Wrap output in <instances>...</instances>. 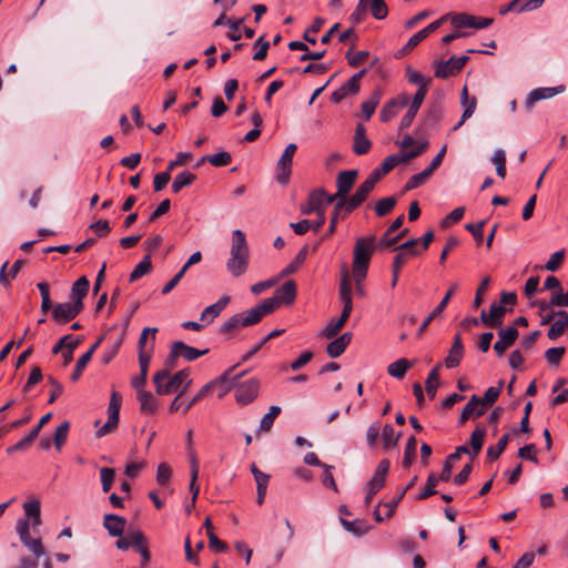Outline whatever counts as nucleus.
Segmentation results:
<instances>
[{
    "instance_id": "nucleus-1",
    "label": "nucleus",
    "mask_w": 568,
    "mask_h": 568,
    "mask_svg": "<svg viewBox=\"0 0 568 568\" xmlns=\"http://www.w3.org/2000/svg\"><path fill=\"white\" fill-rule=\"evenodd\" d=\"M26 518L17 521L16 530L23 544L37 558L45 554L43 544L40 538H31L30 525L38 527L41 525V507L39 500H30L23 504Z\"/></svg>"
},
{
    "instance_id": "nucleus-2",
    "label": "nucleus",
    "mask_w": 568,
    "mask_h": 568,
    "mask_svg": "<svg viewBox=\"0 0 568 568\" xmlns=\"http://www.w3.org/2000/svg\"><path fill=\"white\" fill-rule=\"evenodd\" d=\"M338 295L343 304V311L338 320L331 321L324 328L323 334L326 338H333L339 333L353 311L351 274L346 266H343L341 271Z\"/></svg>"
},
{
    "instance_id": "nucleus-3",
    "label": "nucleus",
    "mask_w": 568,
    "mask_h": 568,
    "mask_svg": "<svg viewBox=\"0 0 568 568\" xmlns=\"http://www.w3.org/2000/svg\"><path fill=\"white\" fill-rule=\"evenodd\" d=\"M250 263V248L245 234L241 230H234L232 233V243L230 257L226 261V270L234 277L243 275Z\"/></svg>"
},
{
    "instance_id": "nucleus-4",
    "label": "nucleus",
    "mask_w": 568,
    "mask_h": 568,
    "mask_svg": "<svg viewBox=\"0 0 568 568\" xmlns=\"http://www.w3.org/2000/svg\"><path fill=\"white\" fill-rule=\"evenodd\" d=\"M273 303L271 301H263L257 306L242 313L231 316L220 327L221 334H229L240 327H246L257 324L264 316L272 313Z\"/></svg>"
},
{
    "instance_id": "nucleus-5",
    "label": "nucleus",
    "mask_w": 568,
    "mask_h": 568,
    "mask_svg": "<svg viewBox=\"0 0 568 568\" xmlns=\"http://www.w3.org/2000/svg\"><path fill=\"white\" fill-rule=\"evenodd\" d=\"M153 383L158 395H166L178 390L184 393L192 379L187 369H181L171 377L168 369H161L153 375Z\"/></svg>"
},
{
    "instance_id": "nucleus-6",
    "label": "nucleus",
    "mask_w": 568,
    "mask_h": 568,
    "mask_svg": "<svg viewBox=\"0 0 568 568\" xmlns=\"http://www.w3.org/2000/svg\"><path fill=\"white\" fill-rule=\"evenodd\" d=\"M376 237L374 235L358 237L354 245V258L352 265L353 275L365 278L369 262L375 248Z\"/></svg>"
},
{
    "instance_id": "nucleus-7",
    "label": "nucleus",
    "mask_w": 568,
    "mask_h": 568,
    "mask_svg": "<svg viewBox=\"0 0 568 568\" xmlns=\"http://www.w3.org/2000/svg\"><path fill=\"white\" fill-rule=\"evenodd\" d=\"M357 176V170H345L337 173L336 192L333 193L335 200H337L336 212H352L351 207H348V201L352 199L349 192L354 187Z\"/></svg>"
},
{
    "instance_id": "nucleus-8",
    "label": "nucleus",
    "mask_w": 568,
    "mask_h": 568,
    "mask_svg": "<svg viewBox=\"0 0 568 568\" xmlns=\"http://www.w3.org/2000/svg\"><path fill=\"white\" fill-rule=\"evenodd\" d=\"M122 396L118 392H112L108 406V420L97 430V437H103L118 428Z\"/></svg>"
},
{
    "instance_id": "nucleus-9",
    "label": "nucleus",
    "mask_w": 568,
    "mask_h": 568,
    "mask_svg": "<svg viewBox=\"0 0 568 568\" xmlns=\"http://www.w3.org/2000/svg\"><path fill=\"white\" fill-rule=\"evenodd\" d=\"M331 204L334 206L337 205V200H335L334 195L326 192L324 189H315L313 190L307 200V207L302 210V213H321L325 211ZM336 212V207H334Z\"/></svg>"
},
{
    "instance_id": "nucleus-10",
    "label": "nucleus",
    "mask_w": 568,
    "mask_h": 568,
    "mask_svg": "<svg viewBox=\"0 0 568 568\" xmlns=\"http://www.w3.org/2000/svg\"><path fill=\"white\" fill-rule=\"evenodd\" d=\"M84 308L83 302H65L52 305V318L58 324H67Z\"/></svg>"
},
{
    "instance_id": "nucleus-11",
    "label": "nucleus",
    "mask_w": 568,
    "mask_h": 568,
    "mask_svg": "<svg viewBox=\"0 0 568 568\" xmlns=\"http://www.w3.org/2000/svg\"><path fill=\"white\" fill-rule=\"evenodd\" d=\"M469 58L467 55H463L459 58L452 57L446 61H437L435 62L434 65L435 77L439 79H447L449 77H454L463 70Z\"/></svg>"
},
{
    "instance_id": "nucleus-12",
    "label": "nucleus",
    "mask_w": 568,
    "mask_h": 568,
    "mask_svg": "<svg viewBox=\"0 0 568 568\" xmlns=\"http://www.w3.org/2000/svg\"><path fill=\"white\" fill-rule=\"evenodd\" d=\"M261 383L257 378H251L235 384V399L240 405H247L255 400L260 394Z\"/></svg>"
},
{
    "instance_id": "nucleus-13",
    "label": "nucleus",
    "mask_w": 568,
    "mask_h": 568,
    "mask_svg": "<svg viewBox=\"0 0 568 568\" xmlns=\"http://www.w3.org/2000/svg\"><path fill=\"white\" fill-rule=\"evenodd\" d=\"M296 150L297 145L295 143H290L277 162L275 179L281 184H286L288 182L292 172L291 168L293 156Z\"/></svg>"
},
{
    "instance_id": "nucleus-14",
    "label": "nucleus",
    "mask_w": 568,
    "mask_h": 568,
    "mask_svg": "<svg viewBox=\"0 0 568 568\" xmlns=\"http://www.w3.org/2000/svg\"><path fill=\"white\" fill-rule=\"evenodd\" d=\"M404 223L403 215L398 217L389 225L386 232L383 234L378 245L381 247H390L397 244L408 233L407 229H402Z\"/></svg>"
},
{
    "instance_id": "nucleus-15",
    "label": "nucleus",
    "mask_w": 568,
    "mask_h": 568,
    "mask_svg": "<svg viewBox=\"0 0 568 568\" xmlns=\"http://www.w3.org/2000/svg\"><path fill=\"white\" fill-rule=\"evenodd\" d=\"M366 70L363 69L354 74L345 84L332 93V101L334 103L341 102L348 95L356 94L359 91V81L365 75Z\"/></svg>"
},
{
    "instance_id": "nucleus-16",
    "label": "nucleus",
    "mask_w": 568,
    "mask_h": 568,
    "mask_svg": "<svg viewBox=\"0 0 568 568\" xmlns=\"http://www.w3.org/2000/svg\"><path fill=\"white\" fill-rule=\"evenodd\" d=\"M237 367L234 365L225 371L219 378L211 381L209 384H213V388H217V395L222 398L226 395L232 388H235L236 381H239L244 373L231 376L232 372Z\"/></svg>"
},
{
    "instance_id": "nucleus-17",
    "label": "nucleus",
    "mask_w": 568,
    "mask_h": 568,
    "mask_svg": "<svg viewBox=\"0 0 568 568\" xmlns=\"http://www.w3.org/2000/svg\"><path fill=\"white\" fill-rule=\"evenodd\" d=\"M296 297V285L294 281L285 282L275 293L273 297L265 301H271L273 304L272 313L282 304H292Z\"/></svg>"
},
{
    "instance_id": "nucleus-18",
    "label": "nucleus",
    "mask_w": 568,
    "mask_h": 568,
    "mask_svg": "<svg viewBox=\"0 0 568 568\" xmlns=\"http://www.w3.org/2000/svg\"><path fill=\"white\" fill-rule=\"evenodd\" d=\"M507 312L506 306H503L500 303H494L490 306L489 313L481 311L480 321L486 326L496 328L503 324V318Z\"/></svg>"
},
{
    "instance_id": "nucleus-19",
    "label": "nucleus",
    "mask_w": 568,
    "mask_h": 568,
    "mask_svg": "<svg viewBox=\"0 0 568 568\" xmlns=\"http://www.w3.org/2000/svg\"><path fill=\"white\" fill-rule=\"evenodd\" d=\"M457 288V284H453L450 286V288L447 291V293L445 294V296L443 297V300L440 301V303L425 317V320L423 321V323L420 324L418 331H417V334L420 336L423 335V333L427 329V327L429 326V324L437 317L439 316L443 311L447 307L453 294L455 293Z\"/></svg>"
},
{
    "instance_id": "nucleus-20",
    "label": "nucleus",
    "mask_w": 568,
    "mask_h": 568,
    "mask_svg": "<svg viewBox=\"0 0 568 568\" xmlns=\"http://www.w3.org/2000/svg\"><path fill=\"white\" fill-rule=\"evenodd\" d=\"M498 337L499 339L494 344V349L498 355H503L516 342L518 331L516 326H508L499 331Z\"/></svg>"
},
{
    "instance_id": "nucleus-21",
    "label": "nucleus",
    "mask_w": 568,
    "mask_h": 568,
    "mask_svg": "<svg viewBox=\"0 0 568 568\" xmlns=\"http://www.w3.org/2000/svg\"><path fill=\"white\" fill-rule=\"evenodd\" d=\"M230 300V296L223 295L216 303L206 306L200 315V321L203 322L205 325L211 324L227 306Z\"/></svg>"
},
{
    "instance_id": "nucleus-22",
    "label": "nucleus",
    "mask_w": 568,
    "mask_h": 568,
    "mask_svg": "<svg viewBox=\"0 0 568 568\" xmlns=\"http://www.w3.org/2000/svg\"><path fill=\"white\" fill-rule=\"evenodd\" d=\"M389 466L390 463L388 459L379 462L372 479L367 484V486L372 488V493H378L384 487Z\"/></svg>"
},
{
    "instance_id": "nucleus-23",
    "label": "nucleus",
    "mask_w": 568,
    "mask_h": 568,
    "mask_svg": "<svg viewBox=\"0 0 568 568\" xmlns=\"http://www.w3.org/2000/svg\"><path fill=\"white\" fill-rule=\"evenodd\" d=\"M126 520L114 514H106L103 518V527L111 537H121L124 532Z\"/></svg>"
},
{
    "instance_id": "nucleus-24",
    "label": "nucleus",
    "mask_w": 568,
    "mask_h": 568,
    "mask_svg": "<svg viewBox=\"0 0 568 568\" xmlns=\"http://www.w3.org/2000/svg\"><path fill=\"white\" fill-rule=\"evenodd\" d=\"M173 352L174 355H179L180 357H183L187 362H193L197 359L199 357L205 355L209 353V348L205 349H196L192 346L186 345L185 343L181 341L173 342Z\"/></svg>"
},
{
    "instance_id": "nucleus-25",
    "label": "nucleus",
    "mask_w": 568,
    "mask_h": 568,
    "mask_svg": "<svg viewBox=\"0 0 568 568\" xmlns=\"http://www.w3.org/2000/svg\"><path fill=\"white\" fill-rule=\"evenodd\" d=\"M374 187L375 185L368 180H365L358 185L355 193L352 195V199L348 201V207H351L352 212L362 206Z\"/></svg>"
},
{
    "instance_id": "nucleus-26",
    "label": "nucleus",
    "mask_w": 568,
    "mask_h": 568,
    "mask_svg": "<svg viewBox=\"0 0 568 568\" xmlns=\"http://www.w3.org/2000/svg\"><path fill=\"white\" fill-rule=\"evenodd\" d=\"M535 306H538L540 311H548L555 306L568 307V294L560 288L559 291L551 292L549 302L535 300Z\"/></svg>"
},
{
    "instance_id": "nucleus-27",
    "label": "nucleus",
    "mask_w": 568,
    "mask_h": 568,
    "mask_svg": "<svg viewBox=\"0 0 568 568\" xmlns=\"http://www.w3.org/2000/svg\"><path fill=\"white\" fill-rule=\"evenodd\" d=\"M146 541V537L142 530L135 529L128 531L125 537L116 540L115 546L120 550H128L130 547L136 548L141 542Z\"/></svg>"
},
{
    "instance_id": "nucleus-28",
    "label": "nucleus",
    "mask_w": 568,
    "mask_h": 568,
    "mask_svg": "<svg viewBox=\"0 0 568 568\" xmlns=\"http://www.w3.org/2000/svg\"><path fill=\"white\" fill-rule=\"evenodd\" d=\"M464 356V345L462 342L460 334H456L454 336L453 345L448 352V355L445 359V364L447 368H454L459 365L462 358Z\"/></svg>"
},
{
    "instance_id": "nucleus-29",
    "label": "nucleus",
    "mask_w": 568,
    "mask_h": 568,
    "mask_svg": "<svg viewBox=\"0 0 568 568\" xmlns=\"http://www.w3.org/2000/svg\"><path fill=\"white\" fill-rule=\"evenodd\" d=\"M352 341V333H344L339 337L335 338L334 341L329 342L326 346V352L329 357L337 358L339 357L347 346L349 345Z\"/></svg>"
},
{
    "instance_id": "nucleus-30",
    "label": "nucleus",
    "mask_w": 568,
    "mask_h": 568,
    "mask_svg": "<svg viewBox=\"0 0 568 568\" xmlns=\"http://www.w3.org/2000/svg\"><path fill=\"white\" fill-rule=\"evenodd\" d=\"M486 410V407L481 405L480 398L476 395H473L469 402L466 404L464 409L462 410L459 423L464 424L466 420L470 418V416H481Z\"/></svg>"
},
{
    "instance_id": "nucleus-31",
    "label": "nucleus",
    "mask_w": 568,
    "mask_h": 568,
    "mask_svg": "<svg viewBox=\"0 0 568 568\" xmlns=\"http://www.w3.org/2000/svg\"><path fill=\"white\" fill-rule=\"evenodd\" d=\"M446 18L447 21H450V23L457 29L473 28V26H475V17L466 12H448L446 13Z\"/></svg>"
},
{
    "instance_id": "nucleus-32",
    "label": "nucleus",
    "mask_w": 568,
    "mask_h": 568,
    "mask_svg": "<svg viewBox=\"0 0 568 568\" xmlns=\"http://www.w3.org/2000/svg\"><path fill=\"white\" fill-rule=\"evenodd\" d=\"M138 399L140 402V409L144 414H154L158 409V399L152 393L146 390H140L138 393Z\"/></svg>"
},
{
    "instance_id": "nucleus-33",
    "label": "nucleus",
    "mask_w": 568,
    "mask_h": 568,
    "mask_svg": "<svg viewBox=\"0 0 568 568\" xmlns=\"http://www.w3.org/2000/svg\"><path fill=\"white\" fill-rule=\"evenodd\" d=\"M90 288V282L85 276L79 277L72 285L71 300L72 302H83V298L88 295Z\"/></svg>"
},
{
    "instance_id": "nucleus-34",
    "label": "nucleus",
    "mask_w": 568,
    "mask_h": 568,
    "mask_svg": "<svg viewBox=\"0 0 568 568\" xmlns=\"http://www.w3.org/2000/svg\"><path fill=\"white\" fill-rule=\"evenodd\" d=\"M413 366V363L406 358H399L387 367V373L397 379L404 378L406 372Z\"/></svg>"
},
{
    "instance_id": "nucleus-35",
    "label": "nucleus",
    "mask_w": 568,
    "mask_h": 568,
    "mask_svg": "<svg viewBox=\"0 0 568 568\" xmlns=\"http://www.w3.org/2000/svg\"><path fill=\"white\" fill-rule=\"evenodd\" d=\"M366 9L377 20H383L388 14V8L385 0H366Z\"/></svg>"
},
{
    "instance_id": "nucleus-36",
    "label": "nucleus",
    "mask_w": 568,
    "mask_h": 568,
    "mask_svg": "<svg viewBox=\"0 0 568 568\" xmlns=\"http://www.w3.org/2000/svg\"><path fill=\"white\" fill-rule=\"evenodd\" d=\"M382 99L381 90H375L371 98L362 103V112L366 120H369L374 114L376 106Z\"/></svg>"
},
{
    "instance_id": "nucleus-37",
    "label": "nucleus",
    "mask_w": 568,
    "mask_h": 568,
    "mask_svg": "<svg viewBox=\"0 0 568 568\" xmlns=\"http://www.w3.org/2000/svg\"><path fill=\"white\" fill-rule=\"evenodd\" d=\"M281 412H282V409H281V407H280V406L272 405V406L270 407L268 413H266V414L262 417V419H261V422H260V427H258V429H260L261 432H265V433L270 432V430H271V428H272V426H273V424H274L275 418L281 414Z\"/></svg>"
},
{
    "instance_id": "nucleus-38",
    "label": "nucleus",
    "mask_w": 568,
    "mask_h": 568,
    "mask_svg": "<svg viewBox=\"0 0 568 568\" xmlns=\"http://www.w3.org/2000/svg\"><path fill=\"white\" fill-rule=\"evenodd\" d=\"M307 256V247H303L294 257V260L286 265L282 271V276H288L295 273L305 262Z\"/></svg>"
},
{
    "instance_id": "nucleus-39",
    "label": "nucleus",
    "mask_w": 568,
    "mask_h": 568,
    "mask_svg": "<svg viewBox=\"0 0 568 568\" xmlns=\"http://www.w3.org/2000/svg\"><path fill=\"white\" fill-rule=\"evenodd\" d=\"M485 434H486V432L484 428H476L471 433L470 439H469L471 449H469V450H470V456L473 458L476 457L480 453L483 444H484Z\"/></svg>"
},
{
    "instance_id": "nucleus-40",
    "label": "nucleus",
    "mask_w": 568,
    "mask_h": 568,
    "mask_svg": "<svg viewBox=\"0 0 568 568\" xmlns=\"http://www.w3.org/2000/svg\"><path fill=\"white\" fill-rule=\"evenodd\" d=\"M440 369V364H437L428 374L427 376V379H426V383H425V388H426V393L427 395L433 399L436 395V390H437V387H438V379H439V372Z\"/></svg>"
},
{
    "instance_id": "nucleus-41",
    "label": "nucleus",
    "mask_w": 568,
    "mask_h": 568,
    "mask_svg": "<svg viewBox=\"0 0 568 568\" xmlns=\"http://www.w3.org/2000/svg\"><path fill=\"white\" fill-rule=\"evenodd\" d=\"M416 450H417V440L415 436H410L407 439V443L405 445L404 449V457H403V466L405 468L410 467L414 459L416 458Z\"/></svg>"
},
{
    "instance_id": "nucleus-42",
    "label": "nucleus",
    "mask_w": 568,
    "mask_h": 568,
    "mask_svg": "<svg viewBox=\"0 0 568 568\" xmlns=\"http://www.w3.org/2000/svg\"><path fill=\"white\" fill-rule=\"evenodd\" d=\"M399 434H395L392 425L386 424L382 429V440L385 449L395 447L399 439Z\"/></svg>"
},
{
    "instance_id": "nucleus-43",
    "label": "nucleus",
    "mask_w": 568,
    "mask_h": 568,
    "mask_svg": "<svg viewBox=\"0 0 568 568\" xmlns=\"http://www.w3.org/2000/svg\"><path fill=\"white\" fill-rule=\"evenodd\" d=\"M69 429H70V423L67 420L57 427L52 440H53L54 447L58 452H60L62 446L65 444L68 434H69Z\"/></svg>"
},
{
    "instance_id": "nucleus-44",
    "label": "nucleus",
    "mask_w": 568,
    "mask_h": 568,
    "mask_svg": "<svg viewBox=\"0 0 568 568\" xmlns=\"http://www.w3.org/2000/svg\"><path fill=\"white\" fill-rule=\"evenodd\" d=\"M199 477V462L197 457L193 456L192 466H191V481H190V491L192 494V506H195V501L200 491V487L196 484Z\"/></svg>"
},
{
    "instance_id": "nucleus-45",
    "label": "nucleus",
    "mask_w": 568,
    "mask_h": 568,
    "mask_svg": "<svg viewBox=\"0 0 568 568\" xmlns=\"http://www.w3.org/2000/svg\"><path fill=\"white\" fill-rule=\"evenodd\" d=\"M195 180V175L189 171H184L178 174L172 183V191L174 193L180 192L183 187L189 186Z\"/></svg>"
},
{
    "instance_id": "nucleus-46",
    "label": "nucleus",
    "mask_w": 568,
    "mask_h": 568,
    "mask_svg": "<svg viewBox=\"0 0 568 568\" xmlns=\"http://www.w3.org/2000/svg\"><path fill=\"white\" fill-rule=\"evenodd\" d=\"M566 87L564 84L551 87V88H537L535 89V102L540 100L550 99L557 94L565 92Z\"/></svg>"
},
{
    "instance_id": "nucleus-47",
    "label": "nucleus",
    "mask_w": 568,
    "mask_h": 568,
    "mask_svg": "<svg viewBox=\"0 0 568 568\" xmlns=\"http://www.w3.org/2000/svg\"><path fill=\"white\" fill-rule=\"evenodd\" d=\"M406 75L410 83L417 84L419 87L418 89H427L432 82L430 78L424 77L422 73L410 67L406 68Z\"/></svg>"
},
{
    "instance_id": "nucleus-48",
    "label": "nucleus",
    "mask_w": 568,
    "mask_h": 568,
    "mask_svg": "<svg viewBox=\"0 0 568 568\" xmlns=\"http://www.w3.org/2000/svg\"><path fill=\"white\" fill-rule=\"evenodd\" d=\"M565 250H559L552 253L547 263L544 266H540V270H546L550 272L558 271L565 261Z\"/></svg>"
},
{
    "instance_id": "nucleus-49",
    "label": "nucleus",
    "mask_w": 568,
    "mask_h": 568,
    "mask_svg": "<svg viewBox=\"0 0 568 568\" xmlns=\"http://www.w3.org/2000/svg\"><path fill=\"white\" fill-rule=\"evenodd\" d=\"M152 268L150 255L143 257V260L134 267L130 274V282H134L148 274Z\"/></svg>"
},
{
    "instance_id": "nucleus-50",
    "label": "nucleus",
    "mask_w": 568,
    "mask_h": 568,
    "mask_svg": "<svg viewBox=\"0 0 568 568\" xmlns=\"http://www.w3.org/2000/svg\"><path fill=\"white\" fill-rule=\"evenodd\" d=\"M202 161L210 162L213 166L220 168L225 166L231 163L232 156L226 151H221L219 153H215L213 155H206L202 158Z\"/></svg>"
},
{
    "instance_id": "nucleus-51",
    "label": "nucleus",
    "mask_w": 568,
    "mask_h": 568,
    "mask_svg": "<svg viewBox=\"0 0 568 568\" xmlns=\"http://www.w3.org/2000/svg\"><path fill=\"white\" fill-rule=\"evenodd\" d=\"M508 439H509V435L505 434L498 439V442L495 446L488 447L487 458L490 460L498 459L499 456L503 454V452L506 449Z\"/></svg>"
},
{
    "instance_id": "nucleus-52",
    "label": "nucleus",
    "mask_w": 568,
    "mask_h": 568,
    "mask_svg": "<svg viewBox=\"0 0 568 568\" xmlns=\"http://www.w3.org/2000/svg\"><path fill=\"white\" fill-rule=\"evenodd\" d=\"M38 288L41 294V312L47 314L52 308V301L50 297V285L47 282L38 283Z\"/></svg>"
},
{
    "instance_id": "nucleus-53",
    "label": "nucleus",
    "mask_w": 568,
    "mask_h": 568,
    "mask_svg": "<svg viewBox=\"0 0 568 568\" xmlns=\"http://www.w3.org/2000/svg\"><path fill=\"white\" fill-rule=\"evenodd\" d=\"M491 162L496 166L497 175L500 176L501 179H504L505 175H506V154H505V151L501 150V149L495 150V152L493 154V158H491Z\"/></svg>"
},
{
    "instance_id": "nucleus-54",
    "label": "nucleus",
    "mask_w": 568,
    "mask_h": 568,
    "mask_svg": "<svg viewBox=\"0 0 568 568\" xmlns=\"http://www.w3.org/2000/svg\"><path fill=\"white\" fill-rule=\"evenodd\" d=\"M438 483H439V478H437V475L434 473L429 474L427 481H426L425 489L419 493V495L417 496V499L424 500V499H427L428 497L437 494L435 487L437 486Z\"/></svg>"
},
{
    "instance_id": "nucleus-55",
    "label": "nucleus",
    "mask_w": 568,
    "mask_h": 568,
    "mask_svg": "<svg viewBox=\"0 0 568 568\" xmlns=\"http://www.w3.org/2000/svg\"><path fill=\"white\" fill-rule=\"evenodd\" d=\"M413 256H417V251L413 250V251L406 252L403 250H398V253L394 257L392 270H396V271L400 272L402 267L406 264L408 258H410Z\"/></svg>"
},
{
    "instance_id": "nucleus-56",
    "label": "nucleus",
    "mask_w": 568,
    "mask_h": 568,
    "mask_svg": "<svg viewBox=\"0 0 568 568\" xmlns=\"http://www.w3.org/2000/svg\"><path fill=\"white\" fill-rule=\"evenodd\" d=\"M115 471L113 468L102 467L100 469V477L103 493H108L114 481Z\"/></svg>"
},
{
    "instance_id": "nucleus-57",
    "label": "nucleus",
    "mask_w": 568,
    "mask_h": 568,
    "mask_svg": "<svg viewBox=\"0 0 568 568\" xmlns=\"http://www.w3.org/2000/svg\"><path fill=\"white\" fill-rule=\"evenodd\" d=\"M33 442H34L33 434H28L26 437L20 439L14 445L9 446L6 449V452L8 455H12L16 452H24V450L29 449V447L32 445Z\"/></svg>"
},
{
    "instance_id": "nucleus-58",
    "label": "nucleus",
    "mask_w": 568,
    "mask_h": 568,
    "mask_svg": "<svg viewBox=\"0 0 568 568\" xmlns=\"http://www.w3.org/2000/svg\"><path fill=\"white\" fill-rule=\"evenodd\" d=\"M503 383H499V386H491L486 389L484 394V398L480 399L481 405L486 407V405H493L499 397L501 392Z\"/></svg>"
},
{
    "instance_id": "nucleus-59",
    "label": "nucleus",
    "mask_w": 568,
    "mask_h": 568,
    "mask_svg": "<svg viewBox=\"0 0 568 568\" xmlns=\"http://www.w3.org/2000/svg\"><path fill=\"white\" fill-rule=\"evenodd\" d=\"M213 390V384H205L197 394L185 405L183 413L186 414L196 403L205 398Z\"/></svg>"
},
{
    "instance_id": "nucleus-60",
    "label": "nucleus",
    "mask_w": 568,
    "mask_h": 568,
    "mask_svg": "<svg viewBox=\"0 0 568 568\" xmlns=\"http://www.w3.org/2000/svg\"><path fill=\"white\" fill-rule=\"evenodd\" d=\"M395 196L383 197L376 202L374 206L375 213H388L395 207Z\"/></svg>"
},
{
    "instance_id": "nucleus-61",
    "label": "nucleus",
    "mask_w": 568,
    "mask_h": 568,
    "mask_svg": "<svg viewBox=\"0 0 568 568\" xmlns=\"http://www.w3.org/2000/svg\"><path fill=\"white\" fill-rule=\"evenodd\" d=\"M433 174V172H430V170L428 168H426L425 170H423L422 172L413 175L409 178V180L407 181V189H415L417 186H419L420 184H423L430 175Z\"/></svg>"
},
{
    "instance_id": "nucleus-62",
    "label": "nucleus",
    "mask_w": 568,
    "mask_h": 568,
    "mask_svg": "<svg viewBox=\"0 0 568 568\" xmlns=\"http://www.w3.org/2000/svg\"><path fill=\"white\" fill-rule=\"evenodd\" d=\"M565 329L567 328L564 325L561 318L557 316V318L551 323L547 336L549 339L555 341L564 334Z\"/></svg>"
},
{
    "instance_id": "nucleus-63",
    "label": "nucleus",
    "mask_w": 568,
    "mask_h": 568,
    "mask_svg": "<svg viewBox=\"0 0 568 568\" xmlns=\"http://www.w3.org/2000/svg\"><path fill=\"white\" fill-rule=\"evenodd\" d=\"M172 470L166 463H161L156 469V481L159 485H166L171 479Z\"/></svg>"
},
{
    "instance_id": "nucleus-64",
    "label": "nucleus",
    "mask_w": 568,
    "mask_h": 568,
    "mask_svg": "<svg viewBox=\"0 0 568 568\" xmlns=\"http://www.w3.org/2000/svg\"><path fill=\"white\" fill-rule=\"evenodd\" d=\"M397 113V101H388L382 109L379 118L382 122H388Z\"/></svg>"
}]
</instances>
